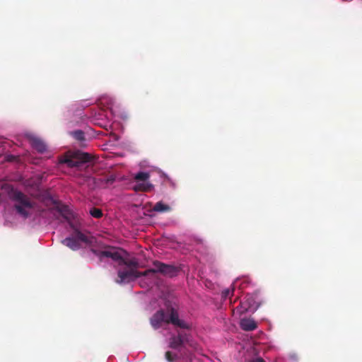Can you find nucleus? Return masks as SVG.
Listing matches in <instances>:
<instances>
[{"mask_svg": "<svg viewBox=\"0 0 362 362\" xmlns=\"http://www.w3.org/2000/svg\"><path fill=\"white\" fill-rule=\"evenodd\" d=\"M90 214L96 218H100L103 216V214L101 209L93 207L90 209Z\"/></svg>", "mask_w": 362, "mask_h": 362, "instance_id": "nucleus-21", "label": "nucleus"}, {"mask_svg": "<svg viewBox=\"0 0 362 362\" xmlns=\"http://www.w3.org/2000/svg\"><path fill=\"white\" fill-rule=\"evenodd\" d=\"M119 280L117 283L122 284L123 282H129L141 276H146V271L139 272L133 268L124 267V269H119L117 272Z\"/></svg>", "mask_w": 362, "mask_h": 362, "instance_id": "nucleus-4", "label": "nucleus"}, {"mask_svg": "<svg viewBox=\"0 0 362 362\" xmlns=\"http://www.w3.org/2000/svg\"><path fill=\"white\" fill-rule=\"evenodd\" d=\"M95 184L102 187H107L115 181V176L110 175L102 177L95 178Z\"/></svg>", "mask_w": 362, "mask_h": 362, "instance_id": "nucleus-13", "label": "nucleus"}, {"mask_svg": "<svg viewBox=\"0 0 362 362\" xmlns=\"http://www.w3.org/2000/svg\"><path fill=\"white\" fill-rule=\"evenodd\" d=\"M189 334L185 332H179L177 335L173 336L170 339V347L174 349H180L189 342Z\"/></svg>", "mask_w": 362, "mask_h": 362, "instance_id": "nucleus-7", "label": "nucleus"}, {"mask_svg": "<svg viewBox=\"0 0 362 362\" xmlns=\"http://www.w3.org/2000/svg\"><path fill=\"white\" fill-rule=\"evenodd\" d=\"M74 237L78 240V241L84 243L86 244H91L93 243V238L86 235L81 232L78 229L75 228L74 231Z\"/></svg>", "mask_w": 362, "mask_h": 362, "instance_id": "nucleus-14", "label": "nucleus"}, {"mask_svg": "<svg viewBox=\"0 0 362 362\" xmlns=\"http://www.w3.org/2000/svg\"><path fill=\"white\" fill-rule=\"evenodd\" d=\"M56 210L59 213V214L64 218L66 221H70L71 218L73 216L71 211L69 209V208L66 206H57Z\"/></svg>", "mask_w": 362, "mask_h": 362, "instance_id": "nucleus-16", "label": "nucleus"}, {"mask_svg": "<svg viewBox=\"0 0 362 362\" xmlns=\"http://www.w3.org/2000/svg\"><path fill=\"white\" fill-rule=\"evenodd\" d=\"M153 209L154 211L165 212L170 210V206L163 204L162 202H158L154 205Z\"/></svg>", "mask_w": 362, "mask_h": 362, "instance_id": "nucleus-18", "label": "nucleus"}, {"mask_svg": "<svg viewBox=\"0 0 362 362\" xmlns=\"http://www.w3.org/2000/svg\"><path fill=\"white\" fill-rule=\"evenodd\" d=\"M250 362H265L262 358H257L255 361H251Z\"/></svg>", "mask_w": 362, "mask_h": 362, "instance_id": "nucleus-24", "label": "nucleus"}, {"mask_svg": "<svg viewBox=\"0 0 362 362\" xmlns=\"http://www.w3.org/2000/svg\"><path fill=\"white\" fill-rule=\"evenodd\" d=\"M122 252L125 253L126 252L119 248H117V255L119 256V258L117 259H113V261L117 262L118 263L119 266H124L125 267H127V268H133L134 269H136V268L139 266L138 261L135 259H128V260L125 259L123 257Z\"/></svg>", "mask_w": 362, "mask_h": 362, "instance_id": "nucleus-9", "label": "nucleus"}, {"mask_svg": "<svg viewBox=\"0 0 362 362\" xmlns=\"http://www.w3.org/2000/svg\"><path fill=\"white\" fill-rule=\"evenodd\" d=\"M150 177V175L146 172H139L136 173L134 178L136 181H146Z\"/></svg>", "mask_w": 362, "mask_h": 362, "instance_id": "nucleus-20", "label": "nucleus"}, {"mask_svg": "<svg viewBox=\"0 0 362 362\" xmlns=\"http://www.w3.org/2000/svg\"><path fill=\"white\" fill-rule=\"evenodd\" d=\"M62 243L72 250H77L81 248L80 243L74 236L64 239Z\"/></svg>", "mask_w": 362, "mask_h": 362, "instance_id": "nucleus-15", "label": "nucleus"}, {"mask_svg": "<svg viewBox=\"0 0 362 362\" xmlns=\"http://www.w3.org/2000/svg\"><path fill=\"white\" fill-rule=\"evenodd\" d=\"M9 197L15 202L13 208L16 213L23 218H27L30 216L28 210L34 207V203L26 194L13 189L9 192Z\"/></svg>", "mask_w": 362, "mask_h": 362, "instance_id": "nucleus-1", "label": "nucleus"}, {"mask_svg": "<svg viewBox=\"0 0 362 362\" xmlns=\"http://www.w3.org/2000/svg\"><path fill=\"white\" fill-rule=\"evenodd\" d=\"M92 159L90 154L80 151L74 152L71 156L61 160L62 163H66L69 167H80L82 164L90 162Z\"/></svg>", "mask_w": 362, "mask_h": 362, "instance_id": "nucleus-3", "label": "nucleus"}, {"mask_svg": "<svg viewBox=\"0 0 362 362\" xmlns=\"http://www.w3.org/2000/svg\"><path fill=\"white\" fill-rule=\"evenodd\" d=\"M166 324H172L174 326L182 329H189V325L183 320L179 318L177 310L173 307L167 309Z\"/></svg>", "mask_w": 362, "mask_h": 362, "instance_id": "nucleus-5", "label": "nucleus"}, {"mask_svg": "<svg viewBox=\"0 0 362 362\" xmlns=\"http://www.w3.org/2000/svg\"><path fill=\"white\" fill-rule=\"evenodd\" d=\"M167 314L163 310H158L151 318L150 322L154 329H158L162 323L166 324Z\"/></svg>", "mask_w": 362, "mask_h": 362, "instance_id": "nucleus-10", "label": "nucleus"}, {"mask_svg": "<svg viewBox=\"0 0 362 362\" xmlns=\"http://www.w3.org/2000/svg\"><path fill=\"white\" fill-rule=\"evenodd\" d=\"M153 268L146 270L147 276H154L156 273H160L165 276L173 277L177 273V268L171 264H167L159 261L153 262Z\"/></svg>", "mask_w": 362, "mask_h": 362, "instance_id": "nucleus-2", "label": "nucleus"}, {"mask_svg": "<svg viewBox=\"0 0 362 362\" xmlns=\"http://www.w3.org/2000/svg\"><path fill=\"white\" fill-rule=\"evenodd\" d=\"M165 358L168 362H173V361L177 359V355L172 351H166L165 353Z\"/></svg>", "mask_w": 362, "mask_h": 362, "instance_id": "nucleus-23", "label": "nucleus"}, {"mask_svg": "<svg viewBox=\"0 0 362 362\" xmlns=\"http://www.w3.org/2000/svg\"><path fill=\"white\" fill-rule=\"evenodd\" d=\"M90 250L93 254L99 258L100 262H102L105 257L110 258L112 260L119 258V256L117 255L116 247L105 246L103 250L90 248Z\"/></svg>", "mask_w": 362, "mask_h": 362, "instance_id": "nucleus-6", "label": "nucleus"}, {"mask_svg": "<svg viewBox=\"0 0 362 362\" xmlns=\"http://www.w3.org/2000/svg\"><path fill=\"white\" fill-rule=\"evenodd\" d=\"M257 294L247 295L246 300L241 303L242 310L240 313H245L250 310L255 312L260 306V303L257 301Z\"/></svg>", "mask_w": 362, "mask_h": 362, "instance_id": "nucleus-8", "label": "nucleus"}, {"mask_svg": "<svg viewBox=\"0 0 362 362\" xmlns=\"http://www.w3.org/2000/svg\"><path fill=\"white\" fill-rule=\"evenodd\" d=\"M74 138L81 142L85 141V134L82 130H76L71 132Z\"/></svg>", "mask_w": 362, "mask_h": 362, "instance_id": "nucleus-19", "label": "nucleus"}, {"mask_svg": "<svg viewBox=\"0 0 362 362\" xmlns=\"http://www.w3.org/2000/svg\"><path fill=\"white\" fill-rule=\"evenodd\" d=\"M298 356L296 355H293V356H291V360H294L295 361V360H298Z\"/></svg>", "mask_w": 362, "mask_h": 362, "instance_id": "nucleus-25", "label": "nucleus"}, {"mask_svg": "<svg viewBox=\"0 0 362 362\" xmlns=\"http://www.w3.org/2000/svg\"><path fill=\"white\" fill-rule=\"evenodd\" d=\"M234 290H235L234 285H232V289L231 290L230 288H227V289L223 290L222 291V293H221L222 298L226 299V298H227L228 297H230L231 296H233Z\"/></svg>", "mask_w": 362, "mask_h": 362, "instance_id": "nucleus-22", "label": "nucleus"}, {"mask_svg": "<svg viewBox=\"0 0 362 362\" xmlns=\"http://www.w3.org/2000/svg\"><path fill=\"white\" fill-rule=\"evenodd\" d=\"M153 185L148 182L139 183L133 187L135 192H149L153 188Z\"/></svg>", "mask_w": 362, "mask_h": 362, "instance_id": "nucleus-17", "label": "nucleus"}, {"mask_svg": "<svg viewBox=\"0 0 362 362\" xmlns=\"http://www.w3.org/2000/svg\"><path fill=\"white\" fill-rule=\"evenodd\" d=\"M240 328L247 332L253 331L257 327V323L252 318L245 317L240 320Z\"/></svg>", "mask_w": 362, "mask_h": 362, "instance_id": "nucleus-11", "label": "nucleus"}, {"mask_svg": "<svg viewBox=\"0 0 362 362\" xmlns=\"http://www.w3.org/2000/svg\"><path fill=\"white\" fill-rule=\"evenodd\" d=\"M30 141L32 147L39 153H42L47 151V145L42 139L32 136L30 138Z\"/></svg>", "mask_w": 362, "mask_h": 362, "instance_id": "nucleus-12", "label": "nucleus"}]
</instances>
